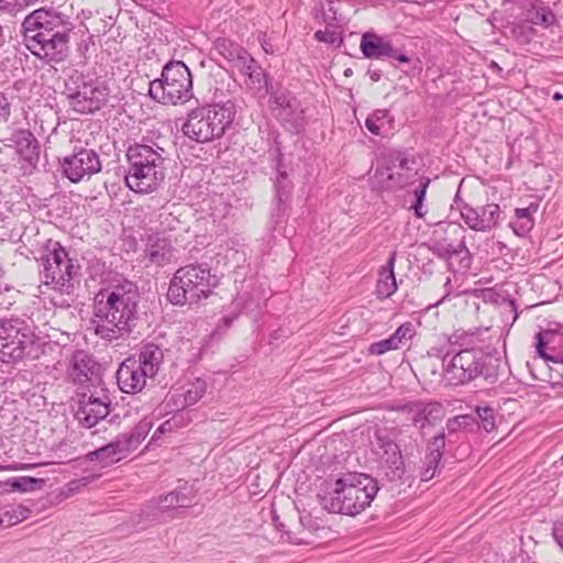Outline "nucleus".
Masks as SVG:
<instances>
[{
  "label": "nucleus",
  "mask_w": 563,
  "mask_h": 563,
  "mask_svg": "<svg viewBox=\"0 0 563 563\" xmlns=\"http://www.w3.org/2000/svg\"><path fill=\"white\" fill-rule=\"evenodd\" d=\"M10 115V103L3 93L0 92V122L7 121Z\"/></svg>",
  "instance_id": "5fc2aeb1"
},
{
  "label": "nucleus",
  "mask_w": 563,
  "mask_h": 563,
  "mask_svg": "<svg viewBox=\"0 0 563 563\" xmlns=\"http://www.w3.org/2000/svg\"><path fill=\"white\" fill-rule=\"evenodd\" d=\"M291 188V181L288 179L286 172L278 170V176L275 183L278 216L283 213L287 207Z\"/></svg>",
  "instance_id": "f704fd0d"
},
{
  "label": "nucleus",
  "mask_w": 563,
  "mask_h": 563,
  "mask_svg": "<svg viewBox=\"0 0 563 563\" xmlns=\"http://www.w3.org/2000/svg\"><path fill=\"white\" fill-rule=\"evenodd\" d=\"M12 141L20 156L34 166L40 157V145L35 136L27 130H19L13 134Z\"/></svg>",
  "instance_id": "a878e982"
},
{
  "label": "nucleus",
  "mask_w": 563,
  "mask_h": 563,
  "mask_svg": "<svg viewBox=\"0 0 563 563\" xmlns=\"http://www.w3.org/2000/svg\"><path fill=\"white\" fill-rule=\"evenodd\" d=\"M139 299L137 286L126 279L101 290L95 301V333L107 341L129 334L137 320Z\"/></svg>",
  "instance_id": "f257e3e1"
},
{
  "label": "nucleus",
  "mask_w": 563,
  "mask_h": 563,
  "mask_svg": "<svg viewBox=\"0 0 563 563\" xmlns=\"http://www.w3.org/2000/svg\"><path fill=\"white\" fill-rule=\"evenodd\" d=\"M129 450L125 446L121 437H117V439L107 445L95 450L88 454L90 461H100L104 465H109L115 462L121 461L126 457L129 454Z\"/></svg>",
  "instance_id": "bb28decb"
},
{
  "label": "nucleus",
  "mask_w": 563,
  "mask_h": 563,
  "mask_svg": "<svg viewBox=\"0 0 563 563\" xmlns=\"http://www.w3.org/2000/svg\"><path fill=\"white\" fill-rule=\"evenodd\" d=\"M233 320H234V317L225 316V317H223V318H222V321H223V323H224L227 327H229V325L233 322Z\"/></svg>",
  "instance_id": "0e129e2a"
},
{
  "label": "nucleus",
  "mask_w": 563,
  "mask_h": 563,
  "mask_svg": "<svg viewBox=\"0 0 563 563\" xmlns=\"http://www.w3.org/2000/svg\"><path fill=\"white\" fill-rule=\"evenodd\" d=\"M553 537L561 550L563 551V517L553 526Z\"/></svg>",
  "instance_id": "864d4df0"
},
{
  "label": "nucleus",
  "mask_w": 563,
  "mask_h": 563,
  "mask_svg": "<svg viewBox=\"0 0 563 563\" xmlns=\"http://www.w3.org/2000/svg\"><path fill=\"white\" fill-rule=\"evenodd\" d=\"M261 44H262V47H263V49H264V52H265L266 54H273V53H274L273 45H272L268 41H266L265 38H263V41L261 42Z\"/></svg>",
  "instance_id": "052dcab7"
},
{
  "label": "nucleus",
  "mask_w": 563,
  "mask_h": 563,
  "mask_svg": "<svg viewBox=\"0 0 563 563\" xmlns=\"http://www.w3.org/2000/svg\"><path fill=\"white\" fill-rule=\"evenodd\" d=\"M22 33L30 52L48 64H58L68 57L70 35L76 34L69 18L45 8L24 18Z\"/></svg>",
  "instance_id": "f03ea898"
},
{
  "label": "nucleus",
  "mask_w": 563,
  "mask_h": 563,
  "mask_svg": "<svg viewBox=\"0 0 563 563\" xmlns=\"http://www.w3.org/2000/svg\"><path fill=\"white\" fill-rule=\"evenodd\" d=\"M378 489V484L372 476L365 473H346L328 485L320 495V500L329 512L356 516L372 504Z\"/></svg>",
  "instance_id": "7ed1b4c3"
},
{
  "label": "nucleus",
  "mask_w": 563,
  "mask_h": 563,
  "mask_svg": "<svg viewBox=\"0 0 563 563\" xmlns=\"http://www.w3.org/2000/svg\"><path fill=\"white\" fill-rule=\"evenodd\" d=\"M64 175L71 183H79L89 179L92 175L101 170L99 154L87 147L75 150L71 155L65 156L62 161Z\"/></svg>",
  "instance_id": "4468645a"
},
{
  "label": "nucleus",
  "mask_w": 563,
  "mask_h": 563,
  "mask_svg": "<svg viewBox=\"0 0 563 563\" xmlns=\"http://www.w3.org/2000/svg\"><path fill=\"white\" fill-rule=\"evenodd\" d=\"M194 495L192 490L188 489L184 490H174L168 493L167 495L161 496L156 501V508L162 514L177 508H186L191 505Z\"/></svg>",
  "instance_id": "2f4dec72"
},
{
  "label": "nucleus",
  "mask_w": 563,
  "mask_h": 563,
  "mask_svg": "<svg viewBox=\"0 0 563 563\" xmlns=\"http://www.w3.org/2000/svg\"><path fill=\"white\" fill-rule=\"evenodd\" d=\"M22 510L16 508H0V528H8L19 523L22 518Z\"/></svg>",
  "instance_id": "79ce46f5"
},
{
  "label": "nucleus",
  "mask_w": 563,
  "mask_h": 563,
  "mask_svg": "<svg viewBox=\"0 0 563 563\" xmlns=\"http://www.w3.org/2000/svg\"><path fill=\"white\" fill-rule=\"evenodd\" d=\"M396 252H393L379 272V279L376 285V294L380 299L389 298L397 290V282L395 276Z\"/></svg>",
  "instance_id": "cd10ccee"
},
{
  "label": "nucleus",
  "mask_w": 563,
  "mask_h": 563,
  "mask_svg": "<svg viewBox=\"0 0 563 563\" xmlns=\"http://www.w3.org/2000/svg\"><path fill=\"white\" fill-rule=\"evenodd\" d=\"M163 360V350L154 343H147L142 347L136 361L142 366L145 375H150V378H153L158 373Z\"/></svg>",
  "instance_id": "c85d7f7f"
},
{
  "label": "nucleus",
  "mask_w": 563,
  "mask_h": 563,
  "mask_svg": "<svg viewBox=\"0 0 563 563\" xmlns=\"http://www.w3.org/2000/svg\"><path fill=\"white\" fill-rule=\"evenodd\" d=\"M314 38L318 42H324V43H329V44H334L338 41L342 42V38L339 37V34L334 31V27H329V26H327V29L323 31L318 30L314 33Z\"/></svg>",
  "instance_id": "09e8293b"
},
{
  "label": "nucleus",
  "mask_w": 563,
  "mask_h": 563,
  "mask_svg": "<svg viewBox=\"0 0 563 563\" xmlns=\"http://www.w3.org/2000/svg\"><path fill=\"white\" fill-rule=\"evenodd\" d=\"M408 161L400 153H391L385 158V162L379 164L373 176V186L378 189H396L401 188L406 184V179L399 172H394L395 168L399 170L406 169Z\"/></svg>",
  "instance_id": "2eb2a0df"
},
{
  "label": "nucleus",
  "mask_w": 563,
  "mask_h": 563,
  "mask_svg": "<svg viewBox=\"0 0 563 563\" xmlns=\"http://www.w3.org/2000/svg\"><path fill=\"white\" fill-rule=\"evenodd\" d=\"M539 206L537 203H530L527 208H517L515 214L517 219L533 220V214L538 211Z\"/></svg>",
  "instance_id": "3c124183"
},
{
  "label": "nucleus",
  "mask_w": 563,
  "mask_h": 563,
  "mask_svg": "<svg viewBox=\"0 0 563 563\" xmlns=\"http://www.w3.org/2000/svg\"><path fill=\"white\" fill-rule=\"evenodd\" d=\"M235 112V103L231 100L222 104L196 108L188 113L181 131L197 143L220 139L233 122Z\"/></svg>",
  "instance_id": "423d86ee"
},
{
  "label": "nucleus",
  "mask_w": 563,
  "mask_h": 563,
  "mask_svg": "<svg viewBox=\"0 0 563 563\" xmlns=\"http://www.w3.org/2000/svg\"><path fill=\"white\" fill-rule=\"evenodd\" d=\"M146 378H150V375H145L135 358H126L117 371L118 386L125 394L141 391L146 384Z\"/></svg>",
  "instance_id": "a211bd4d"
},
{
  "label": "nucleus",
  "mask_w": 563,
  "mask_h": 563,
  "mask_svg": "<svg viewBox=\"0 0 563 563\" xmlns=\"http://www.w3.org/2000/svg\"><path fill=\"white\" fill-rule=\"evenodd\" d=\"M476 423L486 432H492L495 429V411L490 407L476 408Z\"/></svg>",
  "instance_id": "58836bf2"
},
{
  "label": "nucleus",
  "mask_w": 563,
  "mask_h": 563,
  "mask_svg": "<svg viewBox=\"0 0 563 563\" xmlns=\"http://www.w3.org/2000/svg\"><path fill=\"white\" fill-rule=\"evenodd\" d=\"M151 428L152 421L143 419L130 432L120 434L129 452L137 449V446L147 437Z\"/></svg>",
  "instance_id": "72a5a7b5"
},
{
  "label": "nucleus",
  "mask_w": 563,
  "mask_h": 563,
  "mask_svg": "<svg viewBox=\"0 0 563 563\" xmlns=\"http://www.w3.org/2000/svg\"><path fill=\"white\" fill-rule=\"evenodd\" d=\"M207 389V384L203 379L197 378L183 385L173 397H177L175 404L181 408L195 405L202 398Z\"/></svg>",
  "instance_id": "7c9ffc66"
},
{
  "label": "nucleus",
  "mask_w": 563,
  "mask_h": 563,
  "mask_svg": "<svg viewBox=\"0 0 563 563\" xmlns=\"http://www.w3.org/2000/svg\"><path fill=\"white\" fill-rule=\"evenodd\" d=\"M183 415H174L170 419L164 421L154 432L152 440L158 438L159 434L172 432L173 430L183 426Z\"/></svg>",
  "instance_id": "de8ad7c7"
},
{
  "label": "nucleus",
  "mask_w": 563,
  "mask_h": 563,
  "mask_svg": "<svg viewBox=\"0 0 563 563\" xmlns=\"http://www.w3.org/2000/svg\"><path fill=\"white\" fill-rule=\"evenodd\" d=\"M69 106L78 113H95L108 102L110 90L98 79L75 73L65 84Z\"/></svg>",
  "instance_id": "6e6552de"
},
{
  "label": "nucleus",
  "mask_w": 563,
  "mask_h": 563,
  "mask_svg": "<svg viewBox=\"0 0 563 563\" xmlns=\"http://www.w3.org/2000/svg\"><path fill=\"white\" fill-rule=\"evenodd\" d=\"M148 93L163 104L176 106L187 102L194 96L189 68L184 62H169L164 66L161 77L151 81Z\"/></svg>",
  "instance_id": "0eeeda50"
},
{
  "label": "nucleus",
  "mask_w": 563,
  "mask_h": 563,
  "mask_svg": "<svg viewBox=\"0 0 563 563\" xmlns=\"http://www.w3.org/2000/svg\"><path fill=\"white\" fill-rule=\"evenodd\" d=\"M415 334L416 330L413 324L411 322H405L391 334V338L399 349L408 340L412 339Z\"/></svg>",
  "instance_id": "ea45409f"
},
{
  "label": "nucleus",
  "mask_w": 563,
  "mask_h": 563,
  "mask_svg": "<svg viewBox=\"0 0 563 563\" xmlns=\"http://www.w3.org/2000/svg\"><path fill=\"white\" fill-rule=\"evenodd\" d=\"M553 99H554L555 101H560V100H562V99H563V95H562V93H560V92H555V93L553 95Z\"/></svg>",
  "instance_id": "338daca9"
},
{
  "label": "nucleus",
  "mask_w": 563,
  "mask_h": 563,
  "mask_svg": "<svg viewBox=\"0 0 563 563\" xmlns=\"http://www.w3.org/2000/svg\"><path fill=\"white\" fill-rule=\"evenodd\" d=\"M385 120H391L389 117V111L385 109L375 110L366 118L365 126L372 134L379 135Z\"/></svg>",
  "instance_id": "e433bc0d"
},
{
  "label": "nucleus",
  "mask_w": 563,
  "mask_h": 563,
  "mask_svg": "<svg viewBox=\"0 0 563 563\" xmlns=\"http://www.w3.org/2000/svg\"><path fill=\"white\" fill-rule=\"evenodd\" d=\"M214 49L231 65V67L236 68L238 70L245 66V63H250L251 55L249 52L229 38L217 40L214 43Z\"/></svg>",
  "instance_id": "5701e85b"
},
{
  "label": "nucleus",
  "mask_w": 563,
  "mask_h": 563,
  "mask_svg": "<svg viewBox=\"0 0 563 563\" xmlns=\"http://www.w3.org/2000/svg\"><path fill=\"white\" fill-rule=\"evenodd\" d=\"M376 439L382 451L380 468L389 481L400 479L405 472V463L398 444L382 433H377Z\"/></svg>",
  "instance_id": "dca6fc26"
},
{
  "label": "nucleus",
  "mask_w": 563,
  "mask_h": 563,
  "mask_svg": "<svg viewBox=\"0 0 563 563\" xmlns=\"http://www.w3.org/2000/svg\"><path fill=\"white\" fill-rule=\"evenodd\" d=\"M464 239H465V236L462 235L461 240L456 244L438 243L435 246L438 254L443 257H452L453 255H457V254L462 253L463 251H467Z\"/></svg>",
  "instance_id": "a19ab883"
},
{
  "label": "nucleus",
  "mask_w": 563,
  "mask_h": 563,
  "mask_svg": "<svg viewBox=\"0 0 563 563\" xmlns=\"http://www.w3.org/2000/svg\"><path fill=\"white\" fill-rule=\"evenodd\" d=\"M511 228L517 235H525L533 228V220H522L516 218V221L511 223Z\"/></svg>",
  "instance_id": "8fccbe9b"
},
{
  "label": "nucleus",
  "mask_w": 563,
  "mask_h": 563,
  "mask_svg": "<svg viewBox=\"0 0 563 563\" xmlns=\"http://www.w3.org/2000/svg\"><path fill=\"white\" fill-rule=\"evenodd\" d=\"M111 404L112 400L103 388L82 393L78 398L75 418L81 427L90 429L110 413Z\"/></svg>",
  "instance_id": "f8f14e48"
},
{
  "label": "nucleus",
  "mask_w": 563,
  "mask_h": 563,
  "mask_svg": "<svg viewBox=\"0 0 563 563\" xmlns=\"http://www.w3.org/2000/svg\"><path fill=\"white\" fill-rule=\"evenodd\" d=\"M368 75H369L371 80H373L375 82L378 81L382 77L380 70H378V69L369 70Z\"/></svg>",
  "instance_id": "680f3d73"
},
{
  "label": "nucleus",
  "mask_w": 563,
  "mask_h": 563,
  "mask_svg": "<svg viewBox=\"0 0 563 563\" xmlns=\"http://www.w3.org/2000/svg\"><path fill=\"white\" fill-rule=\"evenodd\" d=\"M430 185L429 178H422L418 188L415 189L416 203L413 205L415 214L418 218H423L426 212L422 210V202L426 197L427 189Z\"/></svg>",
  "instance_id": "37998d69"
},
{
  "label": "nucleus",
  "mask_w": 563,
  "mask_h": 563,
  "mask_svg": "<svg viewBox=\"0 0 563 563\" xmlns=\"http://www.w3.org/2000/svg\"><path fill=\"white\" fill-rule=\"evenodd\" d=\"M91 42L92 36L88 34V31L82 32V37L80 42L77 44V52L80 56H86Z\"/></svg>",
  "instance_id": "603ef678"
},
{
  "label": "nucleus",
  "mask_w": 563,
  "mask_h": 563,
  "mask_svg": "<svg viewBox=\"0 0 563 563\" xmlns=\"http://www.w3.org/2000/svg\"><path fill=\"white\" fill-rule=\"evenodd\" d=\"M35 341V333L24 320H0V361L2 363H16L29 356Z\"/></svg>",
  "instance_id": "9d476101"
},
{
  "label": "nucleus",
  "mask_w": 563,
  "mask_h": 563,
  "mask_svg": "<svg viewBox=\"0 0 563 563\" xmlns=\"http://www.w3.org/2000/svg\"><path fill=\"white\" fill-rule=\"evenodd\" d=\"M474 422H476V418L470 415H461L454 418V423H457L459 427H467Z\"/></svg>",
  "instance_id": "4d7b16f0"
},
{
  "label": "nucleus",
  "mask_w": 563,
  "mask_h": 563,
  "mask_svg": "<svg viewBox=\"0 0 563 563\" xmlns=\"http://www.w3.org/2000/svg\"><path fill=\"white\" fill-rule=\"evenodd\" d=\"M336 10L333 1H327L320 4V9L314 13V19L319 23H324L329 27H335Z\"/></svg>",
  "instance_id": "4c0bfd02"
},
{
  "label": "nucleus",
  "mask_w": 563,
  "mask_h": 563,
  "mask_svg": "<svg viewBox=\"0 0 563 563\" xmlns=\"http://www.w3.org/2000/svg\"><path fill=\"white\" fill-rule=\"evenodd\" d=\"M96 362L87 352L77 350L73 353L67 369L68 377L74 383H85L90 379L93 374Z\"/></svg>",
  "instance_id": "412c9836"
},
{
  "label": "nucleus",
  "mask_w": 563,
  "mask_h": 563,
  "mask_svg": "<svg viewBox=\"0 0 563 563\" xmlns=\"http://www.w3.org/2000/svg\"><path fill=\"white\" fill-rule=\"evenodd\" d=\"M526 20L531 24L548 27L555 21V15L548 7L533 4L531 9L527 11Z\"/></svg>",
  "instance_id": "c9c22d12"
},
{
  "label": "nucleus",
  "mask_w": 563,
  "mask_h": 563,
  "mask_svg": "<svg viewBox=\"0 0 563 563\" xmlns=\"http://www.w3.org/2000/svg\"><path fill=\"white\" fill-rule=\"evenodd\" d=\"M474 343V335L463 330H456L448 338V344L440 349H432V355H443L445 351H460L465 347H472Z\"/></svg>",
  "instance_id": "473e14b6"
},
{
  "label": "nucleus",
  "mask_w": 563,
  "mask_h": 563,
  "mask_svg": "<svg viewBox=\"0 0 563 563\" xmlns=\"http://www.w3.org/2000/svg\"><path fill=\"white\" fill-rule=\"evenodd\" d=\"M438 357L442 362L443 382L450 386L465 385L484 373V354L479 349L445 351Z\"/></svg>",
  "instance_id": "1a4fd4ad"
},
{
  "label": "nucleus",
  "mask_w": 563,
  "mask_h": 563,
  "mask_svg": "<svg viewBox=\"0 0 563 563\" xmlns=\"http://www.w3.org/2000/svg\"><path fill=\"white\" fill-rule=\"evenodd\" d=\"M445 438L440 433L432 438L428 444V453L424 457L423 468L421 471V481L428 482L435 476L438 465L443 456Z\"/></svg>",
  "instance_id": "b1692460"
},
{
  "label": "nucleus",
  "mask_w": 563,
  "mask_h": 563,
  "mask_svg": "<svg viewBox=\"0 0 563 563\" xmlns=\"http://www.w3.org/2000/svg\"><path fill=\"white\" fill-rule=\"evenodd\" d=\"M461 217L472 230L485 232L498 224L500 208L497 203H488L481 208L465 205L461 209Z\"/></svg>",
  "instance_id": "f3484780"
},
{
  "label": "nucleus",
  "mask_w": 563,
  "mask_h": 563,
  "mask_svg": "<svg viewBox=\"0 0 563 563\" xmlns=\"http://www.w3.org/2000/svg\"><path fill=\"white\" fill-rule=\"evenodd\" d=\"M406 419L411 421L413 426L423 429L428 424H432L441 418L442 409L438 404H426L421 401H412L399 407Z\"/></svg>",
  "instance_id": "6ab92c4d"
},
{
  "label": "nucleus",
  "mask_w": 563,
  "mask_h": 563,
  "mask_svg": "<svg viewBox=\"0 0 563 563\" xmlns=\"http://www.w3.org/2000/svg\"><path fill=\"white\" fill-rule=\"evenodd\" d=\"M489 67H490L492 69H494V70L498 71V73H500V71L503 70V69H501V67H500L496 62H494V60L490 63V66H489Z\"/></svg>",
  "instance_id": "69168bd1"
},
{
  "label": "nucleus",
  "mask_w": 563,
  "mask_h": 563,
  "mask_svg": "<svg viewBox=\"0 0 563 563\" xmlns=\"http://www.w3.org/2000/svg\"><path fill=\"white\" fill-rule=\"evenodd\" d=\"M361 51L366 58L380 59L393 54L391 42L374 33H365L361 40Z\"/></svg>",
  "instance_id": "393cba45"
},
{
  "label": "nucleus",
  "mask_w": 563,
  "mask_h": 563,
  "mask_svg": "<svg viewBox=\"0 0 563 563\" xmlns=\"http://www.w3.org/2000/svg\"><path fill=\"white\" fill-rule=\"evenodd\" d=\"M264 301V298L262 297H257L256 300L253 302V300H250V301H245L244 303V310L247 312V313H252L254 312L255 310H260L262 308V303Z\"/></svg>",
  "instance_id": "6e6d98bb"
},
{
  "label": "nucleus",
  "mask_w": 563,
  "mask_h": 563,
  "mask_svg": "<svg viewBox=\"0 0 563 563\" xmlns=\"http://www.w3.org/2000/svg\"><path fill=\"white\" fill-rule=\"evenodd\" d=\"M4 43V35H3V30H2V26L0 25V46Z\"/></svg>",
  "instance_id": "774afa93"
},
{
  "label": "nucleus",
  "mask_w": 563,
  "mask_h": 563,
  "mask_svg": "<svg viewBox=\"0 0 563 563\" xmlns=\"http://www.w3.org/2000/svg\"><path fill=\"white\" fill-rule=\"evenodd\" d=\"M396 343L394 342L391 335L387 339L374 342L368 347V353L372 355H382L388 351L397 350Z\"/></svg>",
  "instance_id": "49530a36"
},
{
  "label": "nucleus",
  "mask_w": 563,
  "mask_h": 563,
  "mask_svg": "<svg viewBox=\"0 0 563 563\" xmlns=\"http://www.w3.org/2000/svg\"><path fill=\"white\" fill-rule=\"evenodd\" d=\"M38 0H0V10L15 14Z\"/></svg>",
  "instance_id": "c03bdc74"
},
{
  "label": "nucleus",
  "mask_w": 563,
  "mask_h": 563,
  "mask_svg": "<svg viewBox=\"0 0 563 563\" xmlns=\"http://www.w3.org/2000/svg\"><path fill=\"white\" fill-rule=\"evenodd\" d=\"M164 148L155 143L133 144L126 151L129 169L125 174L126 186L139 194L156 190L165 177Z\"/></svg>",
  "instance_id": "20e7f679"
},
{
  "label": "nucleus",
  "mask_w": 563,
  "mask_h": 563,
  "mask_svg": "<svg viewBox=\"0 0 563 563\" xmlns=\"http://www.w3.org/2000/svg\"><path fill=\"white\" fill-rule=\"evenodd\" d=\"M538 355L553 363L563 364V332L544 331L536 335Z\"/></svg>",
  "instance_id": "aec40b11"
},
{
  "label": "nucleus",
  "mask_w": 563,
  "mask_h": 563,
  "mask_svg": "<svg viewBox=\"0 0 563 563\" xmlns=\"http://www.w3.org/2000/svg\"><path fill=\"white\" fill-rule=\"evenodd\" d=\"M174 247L166 238L150 235L145 249V255L148 261L155 265L164 266L174 258Z\"/></svg>",
  "instance_id": "4be33fe9"
},
{
  "label": "nucleus",
  "mask_w": 563,
  "mask_h": 563,
  "mask_svg": "<svg viewBox=\"0 0 563 563\" xmlns=\"http://www.w3.org/2000/svg\"><path fill=\"white\" fill-rule=\"evenodd\" d=\"M446 427H448L449 431H455V430H457L460 428L457 426V423H454V419L453 420H449Z\"/></svg>",
  "instance_id": "e2e57ef3"
},
{
  "label": "nucleus",
  "mask_w": 563,
  "mask_h": 563,
  "mask_svg": "<svg viewBox=\"0 0 563 563\" xmlns=\"http://www.w3.org/2000/svg\"><path fill=\"white\" fill-rule=\"evenodd\" d=\"M219 285V277L207 264L179 267L170 279L167 298L173 305H197L207 299Z\"/></svg>",
  "instance_id": "39448f33"
},
{
  "label": "nucleus",
  "mask_w": 563,
  "mask_h": 563,
  "mask_svg": "<svg viewBox=\"0 0 563 563\" xmlns=\"http://www.w3.org/2000/svg\"><path fill=\"white\" fill-rule=\"evenodd\" d=\"M159 224L163 232L176 231L180 227V220L167 210H162L158 216Z\"/></svg>",
  "instance_id": "a18cd8bd"
},
{
  "label": "nucleus",
  "mask_w": 563,
  "mask_h": 563,
  "mask_svg": "<svg viewBox=\"0 0 563 563\" xmlns=\"http://www.w3.org/2000/svg\"><path fill=\"white\" fill-rule=\"evenodd\" d=\"M389 57L398 60L399 63H410L409 56H407L406 54L399 53L394 47H393V54H390Z\"/></svg>",
  "instance_id": "13d9d810"
},
{
  "label": "nucleus",
  "mask_w": 563,
  "mask_h": 563,
  "mask_svg": "<svg viewBox=\"0 0 563 563\" xmlns=\"http://www.w3.org/2000/svg\"><path fill=\"white\" fill-rule=\"evenodd\" d=\"M246 77L245 85L254 93L267 92V78L261 65L251 56L250 63L239 70Z\"/></svg>",
  "instance_id": "c756f323"
},
{
  "label": "nucleus",
  "mask_w": 563,
  "mask_h": 563,
  "mask_svg": "<svg viewBox=\"0 0 563 563\" xmlns=\"http://www.w3.org/2000/svg\"><path fill=\"white\" fill-rule=\"evenodd\" d=\"M272 112L287 129L299 132L305 117L298 99L287 89L278 88L271 93Z\"/></svg>",
  "instance_id": "ddd939ff"
},
{
  "label": "nucleus",
  "mask_w": 563,
  "mask_h": 563,
  "mask_svg": "<svg viewBox=\"0 0 563 563\" xmlns=\"http://www.w3.org/2000/svg\"><path fill=\"white\" fill-rule=\"evenodd\" d=\"M43 269L40 272L42 282L52 286L59 292L69 294L74 288V278L78 274L76 266L68 253L59 243H55L52 250L42 257Z\"/></svg>",
  "instance_id": "9b49d317"
},
{
  "label": "nucleus",
  "mask_w": 563,
  "mask_h": 563,
  "mask_svg": "<svg viewBox=\"0 0 563 563\" xmlns=\"http://www.w3.org/2000/svg\"><path fill=\"white\" fill-rule=\"evenodd\" d=\"M446 231L450 233H453L455 235H460V234L464 233V230L460 225L454 224V223L448 224Z\"/></svg>",
  "instance_id": "bf43d9fd"
}]
</instances>
